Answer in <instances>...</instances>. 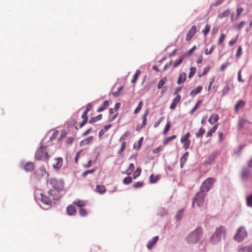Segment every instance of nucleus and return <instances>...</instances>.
<instances>
[{"label": "nucleus", "instance_id": "1", "mask_svg": "<svg viewBox=\"0 0 252 252\" xmlns=\"http://www.w3.org/2000/svg\"><path fill=\"white\" fill-rule=\"evenodd\" d=\"M203 230L202 228L198 227L195 230L191 232L187 237V241L189 244H195L202 236Z\"/></svg>", "mask_w": 252, "mask_h": 252}, {"label": "nucleus", "instance_id": "2", "mask_svg": "<svg viewBox=\"0 0 252 252\" xmlns=\"http://www.w3.org/2000/svg\"><path fill=\"white\" fill-rule=\"evenodd\" d=\"M226 230L223 226H220L217 228L215 233L212 235L210 238V242L213 245L218 244L220 241L221 236H225Z\"/></svg>", "mask_w": 252, "mask_h": 252}, {"label": "nucleus", "instance_id": "3", "mask_svg": "<svg viewBox=\"0 0 252 252\" xmlns=\"http://www.w3.org/2000/svg\"><path fill=\"white\" fill-rule=\"evenodd\" d=\"M49 156L47 152L46 151V147L41 146L36 150L35 153V158L36 160H48Z\"/></svg>", "mask_w": 252, "mask_h": 252}, {"label": "nucleus", "instance_id": "4", "mask_svg": "<svg viewBox=\"0 0 252 252\" xmlns=\"http://www.w3.org/2000/svg\"><path fill=\"white\" fill-rule=\"evenodd\" d=\"M206 194L200 190L197 192L195 197L192 199V207H194V204L196 203L198 207H201L204 204V199Z\"/></svg>", "mask_w": 252, "mask_h": 252}, {"label": "nucleus", "instance_id": "5", "mask_svg": "<svg viewBox=\"0 0 252 252\" xmlns=\"http://www.w3.org/2000/svg\"><path fill=\"white\" fill-rule=\"evenodd\" d=\"M215 181V180L213 178H208L202 183L200 190L204 193L208 192L213 186Z\"/></svg>", "mask_w": 252, "mask_h": 252}, {"label": "nucleus", "instance_id": "6", "mask_svg": "<svg viewBox=\"0 0 252 252\" xmlns=\"http://www.w3.org/2000/svg\"><path fill=\"white\" fill-rule=\"evenodd\" d=\"M247 235V233L245 228L244 227H240L235 235L234 239L238 242H240L244 240Z\"/></svg>", "mask_w": 252, "mask_h": 252}, {"label": "nucleus", "instance_id": "7", "mask_svg": "<svg viewBox=\"0 0 252 252\" xmlns=\"http://www.w3.org/2000/svg\"><path fill=\"white\" fill-rule=\"evenodd\" d=\"M50 184L53 188V189H58V190H63V183L62 180H58L55 178H52L50 180Z\"/></svg>", "mask_w": 252, "mask_h": 252}, {"label": "nucleus", "instance_id": "8", "mask_svg": "<svg viewBox=\"0 0 252 252\" xmlns=\"http://www.w3.org/2000/svg\"><path fill=\"white\" fill-rule=\"evenodd\" d=\"M148 111L147 110L145 112L144 114L142 116V124L141 125L138 124L136 126V131H140L141 130V129L146 126V125L147 124V116L148 115Z\"/></svg>", "mask_w": 252, "mask_h": 252}, {"label": "nucleus", "instance_id": "9", "mask_svg": "<svg viewBox=\"0 0 252 252\" xmlns=\"http://www.w3.org/2000/svg\"><path fill=\"white\" fill-rule=\"evenodd\" d=\"M61 190H58V189H52L49 190L48 193L49 195L52 197L54 200H59L62 195L60 193Z\"/></svg>", "mask_w": 252, "mask_h": 252}, {"label": "nucleus", "instance_id": "10", "mask_svg": "<svg viewBox=\"0 0 252 252\" xmlns=\"http://www.w3.org/2000/svg\"><path fill=\"white\" fill-rule=\"evenodd\" d=\"M196 27L194 25L191 27L186 34V40L187 41H189L193 37L196 32Z\"/></svg>", "mask_w": 252, "mask_h": 252}, {"label": "nucleus", "instance_id": "11", "mask_svg": "<svg viewBox=\"0 0 252 252\" xmlns=\"http://www.w3.org/2000/svg\"><path fill=\"white\" fill-rule=\"evenodd\" d=\"M55 161L53 165V167L56 169H60L63 165V159L62 158H57L55 159Z\"/></svg>", "mask_w": 252, "mask_h": 252}, {"label": "nucleus", "instance_id": "12", "mask_svg": "<svg viewBox=\"0 0 252 252\" xmlns=\"http://www.w3.org/2000/svg\"><path fill=\"white\" fill-rule=\"evenodd\" d=\"M158 239V237L157 236L154 237L151 240L149 241L147 244V248L149 250H151L157 243Z\"/></svg>", "mask_w": 252, "mask_h": 252}, {"label": "nucleus", "instance_id": "13", "mask_svg": "<svg viewBox=\"0 0 252 252\" xmlns=\"http://www.w3.org/2000/svg\"><path fill=\"white\" fill-rule=\"evenodd\" d=\"M181 95H177L175 98L174 99L172 103L171 104L170 106V108L172 110L174 109L177 104L179 103L180 100H181Z\"/></svg>", "mask_w": 252, "mask_h": 252}, {"label": "nucleus", "instance_id": "14", "mask_svg": "<svg viewBox=\"0 0 252 252\" xmlns=\"http://www.w3.org/2000/svg\"><path fill=\"white\" fill-rule=\"evenodd\" d=\"M66 212L68 215L73 216L76 213L75 207L73 205H69L66 208Z\"/></svg>", "mask_w": 252, "mask_h": 252}, {"label": "nucleus", "instance_id": "15", "mask_svg": "<svg viewBox=\"0 0 252 252\" xmlns=\"http://www.w3.org/2000/svg\"><path fill=\"white\" fill-rule=\"evenodd\" d=\"M245 105V102L242 100H240L236 104L234 107V110L236 112H237L240 109L243 108Z\"/></svg>", "mask_w": 252, "mask_h": 252}, {"label": "nucleus", "instance_id": "16", "mask_svg": "<svg viewBox=\"0 0 252 252\" xmlns=\"http://www.w3.org/2000/svg\"><path fill=\"white\" fill-rule=\"evenodd\" d=\"M40 195L41 197V200L44 204L47 205H50L51 204L52 202L49 197L42 193H41Z\"/></svg>", "mask_w": 252, "mask_h": 252}, {"label": "nucleus", "instance_id": "17", "mask_svg": "<svg viewBox=\"0 0 252 252\" xmlns=\"http://www.w3.org/2000/svg\"><path fill=\"white\" fill-rule=\"evenodd\" d=\"M219 119V117L217 114H213L209 118L208 122L210 124L213 125L218 121Z\"/></svg>", "mask_w": 252, "mask_h": 252}, {"label": "nucleus", "instance_id": "18", "mask_svg": "<svg viewBox=\"0 0 252 252\" xmlns=\"http://www.w3.org/2000/svg\"><path fill=\"white\" fill-rule=\"evenodd\" d=\"M95 191L99 194H103L106 191V189L103 185H98L96 187Z\"/></svg>", "mask_w": 252, "mask_h": 252}, {"label": "nucleus", "instance_id": "19", "mask_svg": "<svg viewBox=\"0 0 252 252\" xmlns=\"http://www.w3.org/2000/svg\"><path fill=\"white\" fill-rule=\"evenodd\" d=\"M82 118L83 119V121L80 124L79 127L81 128L82 127L87 123L88 120V113L86 112H84L82 115Z\"/></svg>", "mask_w": 252, "mask_h": 252}, {"label": "nucleus", "instance_id": "20", "mask_svg": "<svg viewBox=\"0 0 252 252\" xmlns=\"http://www.w3.org/2000/svg\"><path fill=\"white\" fill-rule=\"evenodd\" d=\"M202 89V87L198 86L196 88L193 89L191 91V92L190 93V95L192 97H194L196 95H197L198 94H199L201 91Z\"/></svg>", "mask_w": 252, "mask_h": 252}, {"label": "nucleus", "instance_id": "21", "mask_svg": "<svg viewBox=\"0 0 252 252\" xmlns=\"http://www.w3.org/2000/svg\"><path fill=\"white\" fill-rule=\"evenodd\" d=\"M238 252H252V246L241 247L238 249Z\"/></svg>", "mask_w": 252, "mask_h": 252}, {"label": "nucleus", "instance_id": "22", "mask_svg": "<svg viewBox=\"0 0 252 252\" xmlns=\"http://www.w3.org/2000/svg\"><path fill=\"white\" fill-rule=\"evenodd\" d=\"M93 139H94L93 136H89V137L85 139V140H82L80 142V145L84 146V145H89L93 141Z\"/></svg>", "mask_w": 252, "mask_h": 252}, {"label": "nucleus", "instance_id": "23", "mask_svg": "<svg viewBox=\"0 0 252 252\" xmlns=\"http://www.w3.org/2000/svg\"><path fill=\"white\" fill-rule=\"evenodd\" d=\"M186 74L185 72H183L182 73L180 74L177 80V83L178 85L182 84V83L185 81V80H186Z\"/></svg>", "mask_w": 252, "mask_h": 252}, {"label": "nucleus", "instance_id": "24", "mask_svg": "<svg viewBox=\"0 0 252 252\" xmlns=\"http://www.w3.org/2000/svg\"><path fill=\"white\" fill-rule=\"evenodd\" d=\"M189 152H186L180 159V166L183 168L184 164L186 162L187 158L189 156Z\"/></svg>", "mask_w": 252, "mask_h": 252}, {"label": "nucleus", "instance_id": "25", "mask_svg": "<svg viewBox=\"0 0 252 252\" xmlns=\"http://www.w3.org/2000/svg\"><path fill=\"white\" fill-rule=\"evenodd\" d=\"M186 57L183 55H181L178 60H176L173 63V67H177L183 61Z\"/></svg>", "mask_w": 252, "mask_h": 252}, {"label": "nucleus", "instance_id": "26", "mask_svg": "<svg viewBox=\"0 0 252 252\" xmlns=\"http://www.w3.org/2000/svg\"><path fill=\"white\" fill-rule=\"evenodd\" d=\"M34 167L33 163L31 162H29L25 165V170L27 171H31L34 169Z\"/></svg>", "mask_w": 252, "mask_h": 252}, {"label": "nucleus", "instance_id": "27", "mask_svg": "<svg viewBox=\"0 0 252 252\" xmlns=\"http://www.w3.org/2000/svg\"><path fill=\"white\" fill-rule=\"evenodd\" d=\"M73 203L79 207H84L87 204L85 201L79 199L76 200Z\"/></svg>", "mask_w": 252, "mask_h": 252}, {"label": "nucleus", "instance_id": "28", "mask_svg": "<svg viewBox=\"0 0 252 252\" xmlns=\"http://www.w3.org/2000/svg\"><path fill=\"white\" fill-rule=\"evenodd\" d=\"M230 14V10L229 9H226L223 12L220 13L218 15V18L220 19H222L224 17L228 16Z\"/></svg>", "mask_w": 252, "mask_h": 252}, {"label": "nucleus", "instance_id": "29", "mask_svg": "<svg viewBox=\"0 0 252 252\" xmlns=\"http://www.w3.org/2000/svg\"><path fill=\"white\" fill-rule=\"evenodd\" d=\"M141 72L139 70H137L133 76V78L131 80L132 83H135L137 80L139 76H140Z\"/></svg>", "mask_w": 252, "mask_h": 252}, {"label": "nucleus", "instance_id": "30", "mask_svg": "<svg viewBox=\"0 0 252 252\" xmlns=\"http://www.w3.org/2000/svg\"><path fill=\"white\" fill-rule=\"evenodd\" d=\"M134 169V165L133 163H130L128 168L126 170L125 174L129 175L133 171Z\"/></svg>", "mask_w": 252, "mask_h": 252}, {"label": "nucleus", "instance_id": "31", "mask_svg": "<svg viewBox=\"0 0 252 252\" xmlns=\"http://www.w3.org/2000/svg\"><path fill=\"white\" fill-rule=\"evenodd\" d=\"M102 116L101 114H99L96 117H92L90 119L89 123L91 124L94 123L97 121L100 120L102 119Z\"/></svg>", "mask_w": 252, "mask_h": 252}, {"label": "nucleus", "instance_id": "32", "mask_svg": "<svg viewBox=\"0 0 252 252\" xmlns=\"http://www.w3.org/2000/svg\"><path fill=\"white\" fill-rule=\"evenodd\" d=\"M196 47L195 45L193 46L190 49H189V51H188L187 52L185 53L184 54H183L186 58H188L189 57L191 54L194 52V51L195 50Z\"/></svg>", "mask_w": 252, "mask_h": 252}, {"label": "nucleus", "instance_id": "33", "mask_svg": "<svg viewBox=\"0 0 252 252\" xmlns=\"http://www.w3.org/2000/svg\"><path fill=\"white\" fill-rule=\"evenodd\" d=\"M205 132V129L203 127H201L197 132L195 133V136L197 138L201 137Z\"/></svg>", "mask_w": 252, "mask_h": 252}, {"label": "nucleus", "instance_id": "34", "mask_svg": "<svg viewBox=\"0 0 252 252\" xmlns=\"http://www.w3.org/2000/svg\"><path fill=\"white\" fill-rule=\"evenodd\" d=\"M246 203L248 207H252V193L246 197Z\"/></svg>", "mask_w": 252, "mask_h": 252}, {"label": "nucleus", "instance_id": "35", "mask_svg": "<svg viewBox=\"0 0 252 252\" xmlns=\"http://www.w3.org/2000/svg\"><path fill=\"white\" fill-rule=\"evenodd\" d=\"M226 37V35L223 33L220 34V37L218 41V44L219 45H222L223 42L224 41Z\"/></svg>", "mask_w": 252, "mask_h": 252}, {"label": "nucleus", "instance_id": "36", "mask_svg": "<svg viewBox=\"0 0 252 252\" xmlns=\"http://www.w3.org/2000/svg\"><path fill=\"white\" fill-rule=\"evenodd\" d=\"M230 90V87L228 85H225L223 89L222 90V95H225L227 94Z\"/></svg>", "mask_w": 252, "mask_h": 252}, {"label": "nucleus", "instance_id": "37", "mask_svg": "<svg viewBox=\"0 0 252 252\" xmlns=\"http://www.w3.org/2000/svg\"><path fill=\"white\" fill-rule=\"evenodd\" d=\"M177 137V136L175 135H172L170 137H167L163 142V144L164 145L167 144L168 142H169L171 141H172L174 139H175Z\"/></svg>", "mask_w": 252, "mask_h": 252}, {"label": "nucleus", "instance_id": "38", "mask_svg": "<svg viewBox=\"0 0 252 252\" xmlns=\"http://www.w3.org/2000/svg\"><path fill=\"white\" fill-rule=\"evenodd\" d=\"M166 80H167V79H166V77H164V78H163L162 79H161L158 83V88L159 89H161L164 85Z\"/></svg>", "mask_w": 252, "mask_h": 252}, {"label": "nucleus", "instance_id": "39", "mask_svg": "<svg viewBox=\"0 0 252 252\" xmlns=\"http://www.w3.org/2000/svg\"><path fill=\"white\" fill-rule=\"evenodd\" d=\"M196 68L195 67H191L189 69V78H191L195 73Z\"/></svg>", "mask_w": 252, "mask_h": 252}, {"label": "nucleus", "instance_id": "40", "mask_svg": "<svg viewBox=\"0 0 252 252\" xmlns=\"http://www.w3.org/2000/svg\"><path fill=\"white\" fill-rule=\"evenodd\" d=\"M202 101L201 100H199V101H198L195 104V106H194V107L192 109V110L190 111V114H192L197 109H198V108L199 107L200 104L202 103Z\"/></svg>", "mask_w": 252, "mask_h": 252}, {"label": "nucleus", "instance_id": "41", "mask_svg": "<svg viewBox=\"0 0 252 252\" xmlns=\"http://www.w3.org/2000/svg\"><path fill=\"white\" fill-rule=\"evenodd\" d=\"M143 105V103L142 101H140L139 103L138 106L136 108L134 111V113L135 114L138 113L141 109L142 106Z\"/></svg>", "mask_w": 252, "mask_h": 252}, {"label": "nucleus", "instance_id": "42", "mask_svg": "<svg viewBox=\"0 0 252 252\" xmlns=\"http://www.w3.org/2000/svg\"><path fill=\"white\" fill-rule=\"evenodd\" d=\"M170 127H171V124L169 122H168L167 123L166 125H165V126L163 131V134L164 135H165L167 133V132L169 131Z\"/></svg>", "mask_w": 252, "mask_h": 252}, {"label": "nucleus", "instance_id": "43", "mask_svg": "<svg viewBox=\"0 0 252 252\" xmlns=\"http://www.w3.org/2000/svg\"><path fill=\"white\" fill-rule=\"evenodd\" d=\"M126 142H123L120 149L118 151V154L122 153L126 148Z\"/></svg>", "mask_w": 252, "mask_h": 252}, {"label": "nucleus", "instance_id": "44", "mask_svg": "<svg viewBox=\"0 0 252 252\" xmlns=\"http://www.w3.org/2000/svg\"><path fill=\"white\" fill-rule=\"evenodd\" d=\"M158 178L157 176H155L154 174H152L150 177V181L152 183H155L157 182Z\"/></svg>", "mask_w": 252, "mask_h": 252}, {"label": "nucleus", "instance_id": "45", "mask_svg": "<svg viewBox=\"0 0 252 252\" xmlns=\"http://www.w3.org/2000/svg\"><path fill=\"white\" fill-rule=\"evenodd\" d=\"M132 181V179L130 177H127L124 179L123 180V184L125 185H128L130 184Z\"/></svg>", "mask_w": 252, "mask_h": 252}, {"label": "nucleus", "instance_id": "46", "mask_svg": "<svg viewBox=\"0 0 252 252\" xmlns=\"http://www.w3.org/2000/svg\"><path fill=\"white\" fill-rule=\"evenodd\" d=\"M210 26L208 25H207L204 29L202 30V33L204 34L205 36H206L210 32Z\"/></svg>", "mask_w": 252, "mask_h": 252}, {"label": "nucleus", "instance_id": "47", "mask_svg": "<svg viewBox=\"0 0 252 252\" xmlns=\"http://www.w3.org/2000/svg\"><path fill=\"white\" fill-rule=\"evenodd\" d=\"M245 24L246 22L244 21H242L239 24L235 26V28L238 30H240Z\"/></svg>", "mask_w": 252, "mask_h": 252}, {"label": "nucleus", "instance_id": "48", "mask_svg": "<svg viewBox=\"0 0 252 252\" xmlns=\"http://www.w3.org/2000/svg\"><path fill=\"white\" fill-rule=\"evenodd\" d=\"M183 144V147L185 150H187L189 149L190 144V140H186L184 141V142H181Z\"/></svg>", "mask_w": 252, "mask_h": 252}, {"label": "nucleus", "instance_id": "49", "mask_svg": "<svg viewBox=\"0 0 252 252\" xmlns=\"http://www.w3.org/2000/svg\"><path fill=\"white\" fill-rule=\"evenodd\" d=\"M141 172V170L140 168H138L136 170H135L133 174V178L134 179H136L138 176H140Z\"/></svg>", "mask_w": 252, "mask_h": 252}, {"label": "nucleus", "instance_id": "50", "mask_svg": "<svg viewBox=\"0 0 252 252\" xmlns=\"http://www.w3.org/2000/svg\"><path fill=\"white\" fill-rule=\"evenodd\" d=\"M94 171H95L94 169H92V170H87V171L84 172L82 174V177L84 178L86 176H87L89 174H92V173H93L94 172Z\"/></svg>", "mask_w": 252, "mask_h": 252}, {"label": "nucleus", "instance_id": "51", "mask_svg": "<svg viewBox=\"0 0 252 252\" xmlns=\"http://www.w3.org/2000/svg\"><path fill=\"white\" fill-rule=\"evenodd\" d=\"M143 185H144L143 182L140 181V182H137L136 183H135L134 184H133V188L137 189V188L142 187L143 186Z\"/></svg>", "mask_w": 252, "mask_h": 252}, {"label": "nucleus", "instance_id": "52", "mask_svg": "<svg viewBox=\"0 0 252 252\" xmlns=\"http://www.w3.org/2000/svg\"><path fill=\"white\" fill-rule=\"evenodd\" d=\"M184 212V210L181 209L178 211L176 215V219L177 220H180L182 217L183 214Z\"/></svg>", "mask_w": 252, "mask_h": 252}, {"label": "nucleus", "instance_id": "53", "mask_svg": "<svg viewBox=\"0 0 252 252\" xmlns=\"http://www.w3.org/2000/svg\"><path fill=\"white\" fill-rule=\"evenodd\" d=\"M243 10H244V9L242 7H241L237 8V15H236V17H235V20H237L238 18V17L240 15V14L243 11Z\"/></svg>", "mask_w": 252, "mask_h": 252}, {"label": "nucleus", "instance_id": "54", "mask_svg": "<svg viewBox=\"0 0 252 252\" xmlns=\"http://www.w3.org/2000/svg\"><path fill=\"white\" fill-rule=\"evenodd\" d=\"M215 48V46L213 45L211 47V48H210V50H208V49H207V48L205 50V54L206 55H208L211 54L214 50Z\"/></svg>", "mask_w": 252, "mask_h": 252}, {"label": "nucleus", "instance_id": "55", "mask_svg": "<svg viewBox=\"0 0 252 252\" xmlns=\"http://www.w3.org/2000/svg\"><path fill=\"white\" fill-rule=\"evenodd\" d=\"M79 214L82 217H86L87 215V212L85 209L81 208L79 210Z\"/></svg>", "mask_w": 252, "mask_h": 252}, {"label": "nucleus", "instance_id": "56", "mask_svg": "<svg viewBox=\"0 0 252 252\" xmlns=\"http://www.w3.org/2000/svg\"><path fill=\"white\" fill-rule=\"evenodd\" d=\"M130 134V132H128V131H126V132H125L122 136L121 137H120V141H121L122 140H125L127 137H128L129 136V135Z\"/></svg>", "mask_w": 252, "mask_h": 252}, {"label": "nucleus", "instance_id": "57", "mask_svg": "<svg viewBox=\"0 0 252 252\" xmlns=\"http://www.w3.org/2000/svg\"><path fill=\"white\" fill-rule=\"evenodd\" d=\"M163 149V147L162 146H160L155 149L153 150V153L155 154H158L159 152L162 151Z\"/></svg>", "mask_w": 252, "mask_h": 252}, {"label": "nucleus", "instance_id": "58", "mask_svg": "<svg viewBox=\"0 0 252 252\" xmlns=\"http://www.w3.org/2000/svg\"><path fill=\"white\" fill-rule=\"evenodd\" d=\"M238 38V35H237L234 39H231L228 43L229 46H232L234 45L237 42Z\"/></svg>", "mask_w": 252, "mask_h": 252}, {"label": "nucleus", "instance_id": "59", "mask_svg": "<svg viewBox=\"0 0 252 252\" xmlns=\"http://www.w3.org/2000/svg\"><path fill=\"white\" fill-rule=\"evenodd\" d=\"M242 47L241 46H239V47L237 49L236 56H237V58H239L242 55Z\"/></svg>", "mask_w": 252, "mask_h": 252}, {"label": "nucleus", "instance_id": "60", "mask_svg": "<svg viewBox=\"0 0 252 252\" xmlns=\"http://www.w3.org/2000/svg\"><path fill=\"white\" fill-rule=\"evenodd\" d=\"M210 66H206L204 69H203V71L202 73V74L200 76H204L210 70Z\"/></svg>", "mask_w": 252, "mask_h": 252}, {"label": "nucleus", "instance_id": "61", "mask_svg": "<svg viewBox=\"0 0 252 252\" xmlns=\"http://www.w3.org/2000/svg\"><path fill=\"white\" fill-rule=\"evenodd\" d=\"M230 64V63L229 62H227L225 63L222 64L220 68V71H223L224 69Z\"/></svg>", "mask_w": 252, "mask_h": 252}, {"label": "nucleus", "instance_id": "62", "mask_svg": "<svg viewBox=\"0 0 252 252\" xmlns=\"http://www.w3.org/2000/svg\"><path fill=\"white\" fill-rule=\"evenodd\" d=\"M223 1V0H218L215 3H213L211 5V7L218 6L221 4Z\"/></svg>", "mask_w": 252, "mask_h": 252}, {"label": "nucleus", "instance_id": "63", "mask_svg": "<svg viewBox=\"0 0 252 252\" xmlns=\"http://www.w3.org/2000/svg\"><path fill=\"white\" fill-rule=\"evenodd\" d=\"M241 73H242V69H240L239 71L238 74V80L239 82L243 83L244 82V80H243L242 78Z\"/></svg>", "mask_w": 252, "mask_h": 252}, {"label": "nucleus", "instance_id": "64", "mask_svg": "<svg viewBox=\"0 0 252 252\" xmlns=\"http://www.w3.org/2000/svg\"><path fill=\"white\" fill-rule=\"evenodd\" d=\"M92 103H89L87 105L86 109L85 111L87 113H88V112H89L92 109Z\"/></svg>", "mask_w": 252, "mask_h": 252}]
</instances>
